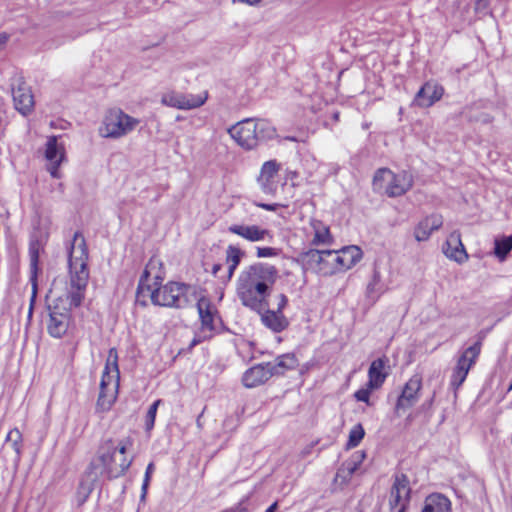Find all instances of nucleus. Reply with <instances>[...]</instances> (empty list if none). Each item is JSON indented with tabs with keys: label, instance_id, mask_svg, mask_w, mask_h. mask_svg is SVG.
<instances>
[{
	"label": "nucleus",
	"instance_id": "33",
	"mask_svg": "<svg viewBox=\"0 0 512 512\" xmlns=\"http://www.w3.org/2000/svg\"><path fill=\"white\" fill-rule=\"evenodd\" d=\"M494 245V255L500 261H504L507 255L512 250V235L496 238L494 241Z\"/></svg>",
	"mask_w": 512,
	"mask_h": 512
},
{
	"label": "nucleus",
	"instance_id": "29",
	"mask_svg": "<svg viewBox=\"0 0 512 512\" xmlns=\"http://www.w3.org/2000/svg\"><path fill=\"white\" fill-rule=\"evenodd\" d=\"M366 454L364 451H357L351 455V457L345 461L340 467L337 476L348 480L351 476L359 469L360 465L364 461Z\"/></svg>",
	"mask_w": 512,
	"mask_h": 512
},
{
	"label": "nucleus",
	"instance_id": "39",
	"mask_svg": "<svg viewBox=\"0 0 512 512\" xmlns=\"http://www.w3.org/2000/svg\"><path fill=\"white\" fill-rule=\"evenodd\" d=\"M160 403H161L160 399L154 401L147 411L146 419H145V428L147 431H150L154 427L156 413H157V409H158V406L160 405Z\"/></svg>",
	"mask_w": 512,
	"mask_h": 512
},
{
	"label": "nucleus",
	"instance_id": "38",
	"mask_svg": "<svg viewBox=\"0 0 512 512\" xmlns=\"http://www.w3.org/2000/svg\"><path fill=\"white\" fill-rule=\"evenodd\" d=\"M6 442L11 444L13 450L16 452L17 455H20L22 434L17 428H14L9 431L6 437Z\"/></svg>",
	"mask_w": 512,
	"mask_h": 512
},
{
	"label": "nucleus",
	"instance_id": "14",
	"mask_svg": "<svg viewBox=\"0 0 512 512\" xmlns=\"http://www.w3.org/2000/svg\"><path fill=\"white\" fill-rule=\"evenodd\" d=\"M422 387V379L419 375L412 376L404 385L395 406L396 412L407 410L414 406L419 400V393Z\"/></svg>",
	"mask_w": 512,
	"mask_h": 512
},
{
	"label": "nucleus",
	"instance_id": "18",
	"mask_svg": "<svg viewBox=\"0 0 512 512\" xmlns=\"http://www.w3.org/2000/svg\"><path fill=\"white\" fill-rule=\"evenodd\" d=\"M228 232L237 235L249 242H260L271 237L270 231L258 225H246L243 223L232 224Z\"/></svg>",
	"mask_w": 512,
	"mask_h": 512
},
{
	"label": "nucleus",
	"instance_id": "41",
	"mask_svg": "<svg viewBox=\"0 0 512 512\" xmlns=\"http://www.w3.org/2000/svg\"><path fill=\"white\" fill-rule=\"evenodd\" d=\"M370 388L369 389H359L355 392L354 396L358 401L365 402L369 404L370 398Z\"/></svg>",
	"mask_w": 512,
	"mask_h": 512
},
{
	"label": "nucleus",
	"instance_id": "3",
	"mask_svg": "<svg viewBox=\"0 0 512 512\" xmlns=\"http://www.w3.org/2000/svg\"><path fill=\"white\" fill-rule=\"evenodd\" d=\"M89 253L86 241L80 232H76L69 250V282L70 290L67 300L70 306L78 307L84 299L90 272L88 268Z\"/></svg>",
	"mask_w": 512,
	"mask_h": 512
},
{
	"label": "nucleus",
	"instance_id": "19",
	"mask_svg": "<svg viewBox=\"0 0 512 512\" xmlns=\"http://www.w3.org/2000/svg\"><path fill=\"white\" fill-rule=\"evenodd\" d=\"M100 477L99 472L89 465L81 478L76 492V499L79 505L86 502Z\"/></svg>",
	"mask_w": 512,
	"mask_h": 512
},
{
	"label": "nucleus",
	"instance_id": "49",
	"mask_svg": "<svg viewBox=\"0 0 512 512\" xmlns=\"http://www.w3.org/2000/svg\"><path fill=\"white\" fill-rule=\"evenodd\" d=\"M277 509V502H274L272 505H270L265 512H275Z\"/></svg>",
	"mask_w": 512,
	"mask_h": 512
},
{
	"label": "nucleus",
	"instance_id": "1",
	"mask_svg": "<svg viewBox=\"0 0 512 512\" xmlns=\"http://www.w3.org/2000/svg\"><path fill=\"white\" fill-rule=\"evenodd\" d=\"M277 273L274 266L264 263H256L244 269L237 281V295L241 303L257 313L267 308V297Z\"/></svg>",
	"mask_w": 512,
	"mask_h": 512
},
{
	"label": "nucleus",
	"instance_id": "50",
	"mask_svg": "<svg viewBox=\"0 0 512 512\" xmlns=\"http://www.w3.org/2000/svg\"><path fill=\"white\" fill-rule=\"evenodd\" d=\"M198 343V340L194 339L191 343L192 346L196 345Z\"/></svg>",
	"mask_w": 512,
	"mask_h": 512
},
{
	"label": "nucleus",
	"instance_id": "11",
	"mask_svg": "<svg viewBox=\"0 0 512 512\" xmlns=\"http://www.w3.org/2000/svg\"><path fill=\"white\" fill-rule=\"evenodd\" d=\"M207 99V91H204L198 95L170 91L162 95L161 103L165 106L177 108L180 110H191L204 105Z\"/></svg>",
	"mask_w": 512,
	"mask_h": 512
},
{
	"label": "nucleus",
	"instance_id": "6",
	"mask_svg": "<svg viewBox=\"0 0 512 512\" xmlns=\"http://www.w3.org/2000/svg\"><path fill=\"white\" fill-rule=\"evenodd\" d=\"M120 372L118 368V354L115 348L108 352L105 368L100 383V392L97 406L101 410L110 409L117 397L119 388Z\"/></svg>",
	"mask_w": 512,
	"mask_h": 512
},
{
	"label": "nucleus",
	"instance_id": "32",
	"mask_svg": "<svg viewBox=\"0 0 512 512\" xmlns=\"http://www.w3.org/2000/svg\"><path fill=\"white\" fill-rule=\"evenodd\" d=\"M311 227L314 231V237L312 239L313 245L329 244L331 243L332 237L330 235L329 228L324 225L321 221L313 219L311 221Z\"/></svg>",
	"mask_w": 512,
	"mask_h": 512
},
{
	"label": "nucleus",
	"instance_id": "17",
	"mask_svg": "<svg viewBox=\"0 0 512 512\" xmlns=\"http://www.w3.org/2000/svg\"><path fill=\"white\" fill-rule=\"evenodd\" d=\"M57 136H50L46 143L45 157L50 162L48 171L53 178H60L58 168L64 159V146L58 144Z\"/></svg>",
	"mask_w": 512,
	"mask_h": 512
},
{
	"label": "nucleus",
	"instance_id": "27",
	"mask_svg": "<svg viewBox=\"0 0 512 512\" xmlns=\"http://www.w3.org/2000/svg\"><path fill=\"white\" fill-rule=\"evenodd\" d=\"M340 269L348 270L355 266L362 258V250L358 246H347L338 250Z\"/></svg>",
	"mask_w": 512,
	"mask_h": 512
},
{
	"label": "nucleus",
	"instance_id": "4",
	"mask_svg": "<svg viewBox=\"0 0 512 512\" xmlns=\"http://www.w3.org/2000/svg\"><path fill=\"white\" fill-rule=\"evenodd\" d=\"M133 446V440L126 437L117 444L108 439L100 446L98 455L92 460L90 466L99 472L100 476L108 479L118 478L125 474L132 463L126 457V452Z\"/></svg>",
	"mask_w": 512,
	"mask_h": 512
},
{
	"label": "nucleus",
	"instance_id": "37",
	"mask_svg": "<svg viewBox=\"0 0 512 512\" xmlns=\"http://www.w3.org/2000/svg\"><path fill=\"white\" fill-rule=\"evenodd\" d=\"M365 431L361 424L355 425L349 432L347 448L351 449L359 445L364 438Z\"/></svg>",
	"mask_w": 512,
	"mask_h": 512
},
{
	"label": "nucleus",
	"instance_id": "16",
	"mask_svg": "<svg viewBox=\"0 0 512 512\" xmlns=\"http://www.w3.org/2000/svg\"><path fill=\"white\" fill-rule=\"evenodd\" d=\"M443 93L444 89L441 85L434 82H426L416 93L413 105L421 108L431 107L442 98Z\"/></svg>",
	"mask_w": 512,
	"mask_h": 512
},
{
	"label": "nucleus",
	"instance_id": "26",
	"mask_svg": "<svg viewBox=\"0 0 512 512\" xmlns=\"http://www.w3.org/2000/svg\"><path fill=\"white\" fill-rule=\"evenodd\" d=\"M386 290L387 288L382 282V275L375 265L372 277L366 287V297L370 299L372 303H375Z\"/></svg>",
	"mask_w": 512,
	"mask_h": 512
},
{
	"label": "nucleus",
	"instance_id": "47",
	"mask_svg": "<svg viewBox=\"0 0 512 512\" xmlns=\"http://www.w3.org/2000/svg\"><path fill=\"white\" fill-rule=\"evenodd\" d=\"M7 40H8V37L6 34H0V48L5 46Z\"/></svg>",
	"mask_w": 512,
	"mask_h": 512
},
{
	"label": "nucleus",
	"instance_id": "36",
	"mask_svg": "<svg viewBox=\"0 0 512 512\" xmlns=\"http://www.w3.org/2000/svg\"><path fill=\"white\" fill-rule=\"evenodd\" d=\"M324 250L310 249L305 253V259L308 264L315 265L319 271H323L326 267H323Z\"/></svg>",
	"mask_w": 512,
	"mask_h": 512
},
{
	"label": "nucleus",
	"instance_id": "8",
	"mask_svg": "<svg viewBox=\"0 0 512 512\" xmlns=\"http://www.w3.org/2000/svg\"><path fill=\"white\" fill-rule=\"evenodd\" d=\"M139 123V119L113 108L104 116L101 133L103 137L118 139L132 132Z\"/></svg>",
	"mask_w": 512,
	"mask_h": 512
},
{
	"label": "nucleus",
	"instance_id": "48",
	"mask_svg": "<svg viewBox=\"0 0 512 512\" xmlns=\"http://www.w3.org/2000/svg\"><path fill=\"white\" fill-rule=\"evenodd\" d=\"M221 268H222L221 264H215V265H213V268H212V274H213L214 276H216V275H217V273L221 270Z\"/></svg>",
	"mask_w": 512,
	"mask_h": 512
},
{
	"label": "nucleus",
	"instance_id": "42",
	"mask_svg": "<svg viewBox=\"0 0 512 512\" xmlns=\"http://www.w3.org/2000/svg\"><path fill=\"white\" fill-rule=\"evenodd\" d=\"M489 6V0H477L475 2V11L478 14L485 15L487 14Z\"/></svg>",
	"mask_w": 512,
	"mask_h": 512
},
{
	"label": "nucleus",
	"instance_id": "40",
	"mask_svg": "<svg viewBox=\"0 0 512 512\" xmlns=\"http://www.w3.org/2000/svg\"><path fill=\"white\" fill-rule=\"evenodd\" d=\"M256 254L259 258L273 257L277 255V251L272 247H258Z\"/></svg>",
	"mask_w": 512,
	"mask_h": 512
},
{
	"label": "nucleus",
	"instance_id": "31",
	"mask_svg": "<svg viewBox=\"0 0 512 512\" xmlns=\"http://www.w3.org/2000/svg\"><path fill=\"white\" fill-rule=\"evenodd\" d=\"M244 252L241 251L240 248L229 245L226 249V263L228 264V273L225 278V281H228L232 278L234 271L239 265Z\"/></svg>",
	"mask_w": 512,
	"mask_h": 512
},
{
	"label": "nucleus",
	"instance_id": "13",
	"mask_svg": "<svg viewBox=\"0 0 512 512\" xmlns=\"http://www.w3.org/2000/svg\"><path fill=\"white\" fill-rule=\"evenodd\" d=\"M11 91L15 109L24 116L29 115L34 108V97L22 77L13 79Z\"/></svg>",
	"mask_w": 512,
	"mask_h": 512
},
{
	"label": "nucleus",
	"instance_id": "10",
	"mask_svg": "<svg viewBox=\"0 0 512 512\" xmlns=\"http://www.w3.org/2000/svg\"><path fill=\"white\" fill-rule=\"evenodd\" d=\"M481 351V343L477 342L474 345L464 350L459 357L457 364L451 375L450 385L456 390L465 381L470 368L474 365Z\"/></svg>",
	"mask_w": 512,
	"mask_h": 512
},
{
	"label": "nucleus",
	"instance_id": "20",
	"mask_svg": "<svg viewBox=\"0 0 512 512\" xmlns=\"http://www.w3.org/2000/svg\"><path fill=\"white\" fill-rule=\"evenodd\" d=\"M272 377L267 363L255 365L248 369L242 377L243 385L247 388H254L264 384Z\"/></svg>",
	"mask_w": 512,
	"mask_h": 512
},
{
	"label": "nucleus",
	"instance_id": "24",
	"mask_svg": "<svg viewBox=\"0 0 512 512\" xmlns=\"http://www.w3.org/2000/svg\"><path fill=\"white\" fill-rule=\"evenodd\" d=\"M298 365V361L294 354L287 353L278 356L274 362H267V366L271 371V375H282L287 370L295 369Z\"/></svg>",
	"mask_w": 512,
	"mask_h": 512
},
{
	"label": "nucleus",
	"instance_id": "25",
	"mask_svg": "<svg viewBox=\"0 0 512 512\" xmlns=\"http://www.w3.org/2000/svg\"><path fill=\"white\" fill-rule=\"evenodd\" d=\"M197 309L201 319L202 328L208 331H213L215 329L214 320L216 317V310L211 302L206 298H201L197 303Z\"/></svg>",
	"mask_w": 512,
	"mask_h": 512
},
{
	"label": "nucleus",
	"instance_id": "21",
	"mask_svg": "<svg viewBox=\"0 0 512 512\" xmlns=\"http://www.w3.org/2000/svg\"><path fill=\"white\" fill-rule=\"evenodd\" d=\"M443 252L448 258L458 263H463L468 259V254L461 242L460 233L456 231L452 232L447 238L443 246Z\"/></svg>",
	"mask_w": 512,
	"mask_h": 512
},
{
	"label": "nucleus",
	"instance_id": "30",
	"mask_svg": "<svg viewBox=\"0 0 512 512\" xmlns=\"http://www.w3.org/2000/svg\"><path fill=\"white\" fill-rule=\"evenodd\" d=\"M450 500L442 494H431L425 500L422 512H450Z\"/></svg>",
	"mask_w": 512,
	"mask_h": 512
},
{
	"label": "nucleus",
	"instance_id": "5",
	"mask_svg": "<svg viewBox=\"0 0 512 512\" xmlns=\"http://www.w3.org/2000/svg\"><path fill=\"white\" fill-rule=\"evenodd\" d=\"M228 133L243 149L251 150L257 147L260 141L273 138L276 131L265 120L247 118L233 125Z\"/></svg>",
	"mask_w": 512,
	"mask_h": 512
},
{
	"label": "nucleus",
	"instance_id": "22",
	"mask_svg": "<svg viewBox=\"0 0 512 512\" xmlns=\"http://www.w3.org/2000/svg\"><path fill=\"white\" fill-rule=\"evenodd\" d=\"M443 224L439 214H432L421 220L414 229V237L418 242L427 241L432 232L438 230Z\"/></svg>",
	"mask_w": 512,
	"mask_h": 512
},
{
	"label": "nucleus",
	"instance_id": "46",
	"mask_svg": "<svg viewBox=\"0 0 512 512\" xmlns=\"http://www.w3.org/2000/svg\"><path fill=\"white\" fill-rule=\"evenodd\" d=\"M149 483L150 482H146V480L143 481V484H142V498H144L146 496Z\"/></svg>",
	"mask_w": 512,
	"mask_h": 512
},
{
	"label": "nucleus",
	"instance_id": "34",
	"mask_svg": "<svg viewBox=\"0 0 512 512\" xmlns=\"http://www.w3.org/2000/svg\"><path fill=\"white\" fill-rule=\"evenodd\" d=\"M338 251L335 250H324V263L323 267L325 266L326 269L323 270L324 273H335L338 271H342L340 269V259H339Z\"/></svg>",
	"mask_w": 512,
	"mask_h": 512
},
{
	"label": "nucleus",
	"instance_id": "7",
	"mask_svg": "<svg viewBox=\"0 0 512 512\" xmlns=\"http://www.w3.org/2000/svg\"><path fill=\"white\" fill-rule=\"evenodd\" d=\"M413 186V176L407 171L394 173L390 169L380 168L373 177V188L377 192H384L389 197H398L405 194Z\"/></svg>",
	"mask_w": 512,
	"mask_h": 512
},
{
	"label": "nucleus",
	"instance_id": "45",
	"mask_svg": "<svg viewBox=\"0 0 512 512\" xmlns=\"http://www.w3.org/2000/svg\"><path fill=\"white\" fill-rule=\"evenodd\" d=\"M258 207L263 208L267 211H276L278 208V204H266V203H257Z\"/></svg>",
	"mask_w": 512,
	"mask_h": 512
},
{
	"label": "nucleus",
	"instance_id": "12",
	"mask_svg": "<svg viewBox=\"0 0 512 512\" xmlns=\"http://www.w3.org/2000/svg\"><path fill=\"white\" fill-rule=\"evenodd\" d=\"M411 488L405 474L397 475L390 490L389 507L392 512H405L410 500Z\"/></svg>",
	"mask_w": 512,
	"mask_h": 512
},
{
	"label": "nucleus",
	"instance_id": "44",
	"mask_svg": "<svg viewBox=\"0 0 512 512\" xmlns=\"http://www.w3.org/2000/svg\"><path fill=\"white\" fill-rule=\"evenodd\" d=\"M154 469H155L154 464L153 463H149L147 468H146L145 477H144V480H146V482H150L151 475L154 472Z\"/></svg>",
	"mask_w": 512,
	"mask_h": 512
},
{
	"label": "nucleus",
	"instance_id": "23",
	"mask_svg": "<svg viewBox=\"0 0 512 512\" xmlns=\"http://www.w3.org/2000/svg\"><path fill=\"white\" fill-rule=\"evenodd\" d=\"M259 314L261 315L262 323L274 332H282L289 325L287 318L280 311L265 308Z\"/></svg>",
	"mask_w": 512,
	"mask_h": 512
},
{
	"label": "nucleus",
	"instance_id": "43",
	"mask_svg": "<svg viewBox=\"0 0 512 512\" xmlns=\"http://www.w3.org/2000/svg\"><path fill=\"white\" fill-rule=\"evenodd\" d=\"M287 303H288L287 297L284 294H280L279 295V303H278L277 311L282 312V310L285 308Z\"/></svg>",
	"mask_w": 512,
	"mask_h": 512
},
{
	"label": "nucleus",
	"instance_id": "35",
	"mask_svg": "<svg viewBox=\"0 0 512 512\" xmlns=\"http://www.w3.org/2000/svg\"><path fill=\"white\" fill-rule=\"evenodd\" d=\"M30 269H31V281H32V285H33V293H32V297H31L29 317L32 315V307H33V303H34V300L36 297V287H37L36 275H37V269H38V253H37V251L31 252Z\"/></svg>",
	"mask_w": 512,
	"mask_h": 512
},
{
	"label": "nucleus",
	"instance_id": "9",
	"mask_svg": "<svg viewBox=\"0 0 512 512\" xmlns=\"http://www.w3.org/2000/svg\"><path fill=\"white\" fill-rule=\"evenodd\" d=\"M71 307L70 300H67V298H57L52 305L48 306L47 330L52 337L60 338L67 332L70 324Z\"/></svg>",
	"mask_w": 512,
	"mask_h": 512
},
{
	"label": "nucleus",
	"instance_id": "15",
	"mask_svg": "<svg viewBox=\"0 0 512 512\" xmlns=\"http://www.w3.org/2000/svg\"><path fill=\"white\" fill-rule=\"evenodd\" d=\"M280 170V164L276 160L266 161L260 170L257 183L261 191L266 195H275L277 191V182L275 177Z\"/></svg>",
	"mask_w": 512,
	"mask_h": 512
},
{
	"label": "nucleus",
	"instance_id": "28",
	"mask_svg": "<svg viewBox=\"0 0 512 512\" xmlns=\"http://www.w3.org/2000/svg\"><path fill=\"white\" fill-rule=\"evenodd\" d=\"M385 361L382 358L374 360L368 370V387L370 389L379 388L386 379L387 374L384 372Z\"/></svg>",
	"mask_w": 512,
	"mask_h": 512
},
{
	"label": "nucleus",
	"instance_id": "2",
	"mask_svg": "<svg viewBox=\"0 0 512 512\" xmlns=\"http://www.w3.org/2000/svg\"><path fill=\"white\" fill-rule=\"evenodd\" d=\"M158 262L151 259L146 265L143 274L140 277L138 294L147 293L154 305L163 307L183 308L188 303L187 291L189 287L179 282H168L161 285L162 278L159 275L154 276V282L149 283L151 271L156 268Z\"/></svg>",
	"mask_w": 512,
	"mask_h": 512
}]
</instances>
